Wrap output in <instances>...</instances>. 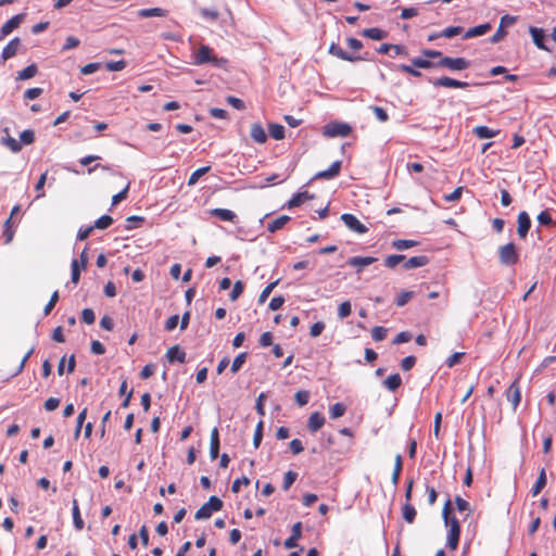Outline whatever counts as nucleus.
<instances>
[{
    "instance_id": "f257e3e1",
    "label": "nucleus",
    "mask_w": 556,
    "mask_h": 556,
    "mask_svg": "<svg viewBox=\"0 0 556 556\" xmlns=\"http://www.w3.org/2000/svg\"><path fill=\"white\" fill-rule=\"evenodd\" d=\"M442 517L444 525L448 528L446 535V546L451 551H456L460 538V525L458 519L453 515V505L451 498H447L443 505Z\"/></svg>"
},
{
    "instance_id": "f03ea898",
    "label": "nucleus",
    "mask_w": 556,
    "mask_h": 556,
    "mask_svg": "<svg viewBox=\"0 0 556 556\" xmlns=\"http://www.w3.org/2000/svg\"><path fill=\"white\" fill-rule=\"evenodd\" d=\"M3 131L7 136L2 137L1 143L13 153L20 152L23 146H29L35 141V131L33 129L22 131L20 135V141L9 135V128H4Z\"/></svg>"
},
{
    "instance_id": "7ed1b4c3",
    "label": "nucleus",
    "mask_w": 556,
    "mask_h": 556,
    "mask_svg": "<svg viewBox=\"0 0 556 556\" xmlns=\"http://www.w3.org/2000/svg\"><path fill=\"white\" fill-rule=\"evenodd\" d=\"M206 63H212L216 67H224L227 64V60L224 58H216L213 54V49L208 46L202 45L199 47L197 52L194 53L193 64L203 65Z\"/></svg>"
},
{
    "instance_id": "20e7f679",
    "label": "nucleus",
    "mask_w": 556,
    "mask_h": 556,
    "mask_svg": "<svg viewBox=\"0 0 556 556\" xmlns=\"http://www.w3.org/2000/svg\"><path fill=\"white\" fill-rule=\"evenodd\" d=\"M222 507V500L217 496H211L208 501L197 510L194 518L197 520L208 519L214 511L220 510Z\"/></svg>"
},
{
    "instance_id": "39448f33",
    "label": "nucleus",
    "mask_w": 556,
    "mask_h": 556,
    "mask_svg": "<svg viewBox=\"0 0 556 556\" xmlns=\"http://www.w3.org/2000/svg\"><path fill=\"white\" fill-rule=\"evenodd\" d=\"M500 262L503 265H515L519 261V254L513 242L502 245L498 250Z\"/></svg>"
},
{
    "instance_id": "423d86ee",
    "label": "nucleus",
    "mask_w": 556,
    "mask_h": 556,
    "mask_svg": "<svg viewBox=\"0 0 556 556\" xmlns=\"http://www.w3.org/2000/svg\"><path fill=\"white\" fill-rule=\"evenodd\" d=\"M351 131L352 127L342 122L330 123L324 128V135L327 137H348Z\"/></svg>"
},
{
    "instance_id": "0eeeda50",
    "label": "nucleus",
    "mask_w": 556,
    "mask_h": 556,
    "mask_svg": "<svg viewBox=\"0 0 556 556\" xmlns=\"http://www.w3.org/2000/svg\"><path fill=\"white\" fill-rule=\"evenodd\" d=\"M470 63L464 58L443 56L437 63V66L447 68L450 71H464L469 67Z\"/></svg>"
},
{
    "instance_id": "6e6552de",
    "label": "nucleus",
    "mask_w": 556,
    "mask_h": 556,
    "mask_svg": "<svg viewBox=\"0 0 556 556\" xmlns=\"http://www.w3.org/2000/svg\"><path fill=\"white\" fill-rule=\"evenodd\" d=\"M515 22H516V17L515 16H511V15H508V14L502 16L497 30L490 38L491 42L492 43H496V42L503 40L505 38L506 34H507L506 30H505V27L514 25Z\"/></svg>"
},
{
    "instance_id": "1a4fd4ad",
    "label": "nucleus",
    "mask_w": 556,
    "mask_h": 556,
    "mask_svg": "<svg viewBox=\"0 0 556 556\" xmlns=\"http://www.w3.org/2000/svg\"><path fill=\"white\" fill-rule=\"evenodd\" d=\"M341 220L344 223V225L351 229L352 231L363 235L368 231V228L358 220L356 216L350 213H345L341 215Z\"/></svg>"
},
{
    "instance_id": "9d476101",
    "label": "nucleus",
    "mask_w": 556,
    "mask_h": 556,
    "mask_svg": "<svg viewBox=\"0 0 556 556\" xmlns=\"http://www.w3.org/2000/svg\"><path fill=\"white\" fill-rule=\"evenodd\" d=\"M24 20V14H16L5 22L0 28V40H3L14 29H16Z\"/></svg>"
},
{
    "instance_id": "9b49d317",
    "label": "nucleus",
    "mask_w": 556,
    "mask_h": 556,
    "mask_svg": "<svg viewBox=\"0 0 556 556\" xmlns=\"http://www.w3.org/2000/svg\"><path fill=\"white\" fill-rule=\"evenodd\" d=\"M329 53L331 55L337 56L340 60L349 61V62H356V61H363L366 60L364 56H354L348 52H345L338 43L332 42L329 47Z\"/></svg>"
},
{
    "instance_id": "f8f14e48",
    "label": "nucleus",
    "mask_w": 556,
    "mask_h": 556,
    "mask_svg": "<svg viewBox=\"0 0 556 556\" xmlns=\"http://www.w3.org/2000/svg\"><path fill=\"white\" fill-rule=\"evenodd\" d=\"M506 399L511 403L514 410L518 407L521 401V390L518 380H515L506 391Z\"/></svg>"
},
{
    "instance_id": "ddd939ff",
    "label": "nucleus",
    "mask_w": 556,
    "mask_h": 556,
    "mask_svg": "<svg viewBox=\"0 0 556 556\" xmlns=\"http://www.w3.org/2000/svg\"><path fill=\"white\" fill-rule=\"evenodd\" d=\"M208 214L213 217L218 218L219 220H223V222H228V223H237L238 222L237 214L233 211L228 210V208H212L208 211Z\"/></svg>"
},
{
    "instance_id": "4468645a",
    "label": "nucleus",
    "mask_w": 556,
    "mask_h": 556,
    "mask_svg": "<svg viewBox=\"0 0 556 556\" xmlns=\"http://www.w3.org/2000/svg\"><path fill=\"white\" fill-rule=\"evenodd\" d=\"M518 228L517 232L521 239H525L531 227V219L527 212H520L517 217Z\"/></svg>"
},
{
    "instance_id": "2eb2a0df",
    "label": "nucleus",
    "mask_w": 556,
    "mask_h": 556,
    "mask_svg": "<svg viewBox=\"0 0 556 556\" xmlns=\"http://www.w3.org/2000/svg\"><path fill=\"white\" fill-rule=\"evenodd\" d=\"M433 86L444 88H467L469 86L466 81H460L447 76L440 77L432 81Z\"/></svg>"
},
{
    "instance_id": "dca6fc26",
    "label": "nucleus",
    "mask_w": 556,
    "mask_h": 556,
    "mask_svg": "<svg viewBox=\"0 0 556 556\" xmlns=\"http://www.w3.org/2000/svg\"><path fill=\"white\" fill-rule=\"evenodd\" d=\"M341 161L333 162L328 169L315 174L314 179H332L340 174Z\"/></svg>"
},
{
    "instance_id": "f3484780",
    "label": "nucleus",
    "mask_w": 556,
    "mask_h": 556,
    "mask_svg": "<svg viewBox=\"0 0 556 556\" xmlns=\"http://www.w3.org/2000/svg\"><path fill=\"white\" fill-rule=\"evenodd\" d=\"M166 357L169 363H186V352L181 350V348L178 344L173 345L167 350Z\"/></svg>"
},
{
    "instance_id": "a211bd4d",
    "label": "nucleus",
    "mask_w": 556,
    "mask_h": 556,
    "mask_svg": "<svg viewBox=\"0 0 556 556\" xmlns=\"http://www.w3.org/2000/svg\"><path fill=\"white\" fill-rule=\"evenodd\" d=\"M20 47H21L20 38L15 37L12 40H10L8 42V45L2 50V53H1L2 60L7 61V60L13 58L17 53Z\"/></svg>"
},
{
    "instance_id": "6ab92c4d",
    "label": "nucleus",
    "mask_w": 556,
    "mask_h": 556,
    "mask_svg": "<svg viewBox=\"0 0 556 556\" xmlns=\"http://www.w3.org/2000/svg\"><path fill=\"white\" fill-rule=\"evenodd\" d=\"M302 535V522L298 521L292 526L291 535L285 541V547L293 548L298 546V541Z\"/></svg>"
},
{
    "instance_id": "aec40b11",
    "label": "nucleus",
    "mask_w": 556,
    "mask_h": 556,
    "mask_svg": "<svg viewBox=\"0 0 556 556\" xmlns=\"http://www.w3.org/2000/svg\"><path fill=\"white\" fill-rule=\"evenodd\" d=\"M251 138L258 144H263L267 140V135L261 123H253L250 130Z\"/></svg>"
},
{
    "instance_id": "412c9836",
    "label": "nucleus",
    "mask_w": 556,
    "mask_h": 556,
    "mask_svg": "<svg viewBox=\"0 0 556 556\" xmlns=\"http://www.w3.org/2000/svg\"><path fill=\"white\" fill-rule=\"evenodd\" d=\"M219 432L218 429L215 427L211 431V439H210V456L212 459H216L219 455Z\"/></svg>"
},
{
    "instance_id": "4be33fe9",
    "label": "nucleus",
    "mask_w": 556,
    "mask_h": 556,
    "mask_svg": "<svg viewBox=\"0 0 556 556\" xmlns=\"http://www.w3.org/2000/svg\"><path fill=\"white\" fill-rule=\"evenodd\" d=\"M428 263H429V258L426 255L413 256L408 260L405 258V261L403 262V268L406 270H409L413 268L422 267V266L427 265Z\"/></svg>"
},
{
    "instance_id": "5701e85b",
    "label": "nucleus",
    "mask_w": 556,
    "mask_h": 556,
    "mask_svg": "<svg viewBox=\"0 0 556 556\" xmlns=\"http://www.w3.org/2000/svg\"><path fill=\"white\" fill-rule=\"evenodd\" d=\"M325 425V417L318 413H312L307 420V428L311 432H316Z\"/></svg>"
},
{
    "instance_id": "b1692460",
    "label": "nucleus",
    "mask_w": 556,
    "mask_h": 556,
    "mask_svg": "<svg viewBox=\"0 0 556 556\" xmlns=\"http://www.w3.org/2000/svg\"><path fill=\"white\" fill-rule=\"evenodd\" d=\"M314 199V195L307 191L295 193L288 202V207H298L302 205L304 202Z\"/></svg>"
},
{
    "instance_id": "393cba45",
    "label": "nucleus",
    "mask_w": 556,
    "mask_h": 556,
    "mask_svg": "<svg viewBox=\"0 0 556 556\" xmlns=\"http://www.w3.org/2000/svg\"><path fill=\"white\" fill-rule=\"evenodd\" d=\"M492 26L490 23L481 24L475 27L469 28L465 35L464 39H469L478 36L485 35L489 30H491Z\"/></svg>"
},
{
    "instance_id": "a878e982",
    "label": "nucleus",
    "mask_w": 556,
    "mask_h": 556,
    "mask_svg": "<svg viewBox=\"0 0 556 556\" xmlns=\"http://www.w3.org/2000/svg\"><path fill=\"white\" fill-rule=\"evenodd\" d=\"M361 35L366 38L372 39V40H382V39L387 38L388 33L378 27H372V28L363 29L361 31Z\"/></svg>"
},
{
    "instance_id": "bb28decb",
    "label": "nucleus",
    "mask_w": 556,
    "mask_h": 556,
    "mask_svg": "<svg viewBox=\"0 0 556 556\" xmlns=\"http://www.w3.org/2000/svg\"><path fill=\"white\" fill-rule=\"evenodd\" d=\"M377 261L376 257L372 256H354L349 258L348 264L353 267H365L371 265Z\"/></svg>"
},
{
    "instance_id": "cd10ccee",
    "label": "nucleus",
    "mask_w": 556,
    "mask_h": 556,
    "mask_svg": "<svg viewBox=\"0 0 556 556\" xmlns=\"http://www.w3.org/2000/svg\"><path fill=\"white\" fill-rule=\"evenodd\" d=\"M290 220L288 215H280L271 222L267 223V230L271 233L285 227V225Z\"/></svg>"
},
{
    "instance_id": "c85d7f7f",
    "label": "nucleus",
    "mask_w": 556,
    "mask_h": 556,
    "mask_svg": "<svg viewBox=\"0 0 556 556\" xmlns=\"http://www.w3.org/2000/svg\"><path fill=\"white\" fill-rule=\"evenodd\" d=\"M473 134L480 139H488L497 136L500 134V130H494L489 128L488 126L480 125L473 128Z\"/></svg>"
},
{
    "instance_id": "c756f323",
    "label": "nucleus",
    "mask_w": 556,
    "mask_h": 556,
    "mask_svg": "<svg viewBox=\"0 0 556 556\" xmlns=\"http://www.w3.org/2000/svg\"><path fill=\"white\" fill-rule=\"evenodd\" d=\"M530 34L532 36L533 42L535 43V46L538 48L543 49V50H548L544 46L545 34H544L543 29L536 28V27H530Z\"/></svg>"
},
{
    "instance_id": "7c9ffc66",
    "label": "nucleus",
    "mask_w": 556,
    "mask_h": 556,
    "mask_svg": "<svg viewBox=\"0 0 556 556\" xmlns=\"http://www.w3.org/2000/svg\"><path fill=\"white\" fill-rule=\"evenodd\" d=\"M545 485H546V472H545V469L542 468L534 485L531 489L532 496L539 495L541 493V491L545 488Z\"/></svg>"
},
{
    "instance_id": "2f4dec72",
    "label": "nucleus",
    "mask_w": 556,
    "mask_h": 556,
    "mask_svg": "<svg viewBox=\"0 0 556 556\" xmlns=\"http://www.w3.org/2000/svg\"><path fill=\"white\" fill-rule=\"evenodd\" d=\"M402 384V378L400 376V374H393V375H390L384 381H383V386L389 390V391H396Z\"/></svg>"
},
{
    "instance_id": "473e14b6",
    "label": "nucleus",
    "mask_w": 556,
    "mask_h": 556,
    "mask_svg": "<svg viewBox=\"0 0 556 556\" xmlns=\"http://www.w3.org/2000/svg\"><path fill=\"white\" fill-rule=\"evenodd\" d=\"M417 511L416 508L412 505V503H404L402 507V516L407 523H413L415 521Z\"/></svg>"
},
{
    "instance_id": "72a5a7b5",
    "label": "nucleus",
    "mask_w": 556,
    "mask_h": 556,
    "mask_svg": "<svg viewBox=\"0 0 556 556\" xmlns=\"http://www.w3.org/2000/svg\"><path fill=\"white\" fill-rule=\"evenodd\" d=\"M454 503H455L456 509L459 513H466L465 519L471 515L472 510H471L470 504L466 500H464L462 496L456 495L454 498Z\"/></svg>"
},
{
    "instance_id": "f704fd0d",
    "label": "nucleus",
    "mask_w": 556,
    "mask_h": 556,
    "mask_svg": "<svg viewBox=\"0 0 556 556\" xmlns=\"http://www.w3.org/2000/svg\"><path fill=\"white\" fill-rule=\"evenodd\" d=\"M138 15L140 17H151V16L164 17L167 15V10L162 9V8L142 9L138 12Z\"/></svg>"
},
{
    "instance_id": "c9c22d12",
    "label": "nucleus",
    "mask_w": 556,
    "mask_h": 556,
    "mask_svg": "<svg viewBox=\"0 0 556 556\" xmlns=\"http://www.w3.org/2000/svg\"><path fill=\"white\" fill-rule=\"evenodd\" d=\"M402 469H403L402 456L400 454H397L394 459V468H393V472L391 476V481L394 485H397V483L400 481V476H401Z\"/></svg>"
},
{
    "instance_id": "e433bc0d",
    "label": "nucleus",
    "mask_w": 556,
    "mask_h": 556,
    "mask_svg": "<svg viewBox=\"0 0 556 556\" xmlns=\"http://www.w3.org/2000/svg\"><path fill=\"white\" fill-rule=\"evenodd\" d=\"M72 513H73V522H74V527L77 529V530H83L84 529V526H85V522L80 516V511H79V507H78V502L77 500H74L73 501V509H72Z\"/></svg>"
},
{
    "instance_id": "4c0bfd02",
    "label": "nucleus",
    "mask_w": 556,
    "mask_h": 556,
    "mask_svg": "<svg viewBox=\"0 0 556 556\" xmlns=\"http://www.w3.org/2000/svg\"><path fill=\"white\" fill-rule=\"evenodd\" d=\"M269 135L275 140H282L285 138V127L280 124H269L268 125Z\"/></svg>"
},
{
    "instance_id": "58836bf2",
    "label": "nucleus",
    "mask_w": 556,
    "mask_h": 556,
    "mask_svg": "<svg viewBox=\"0 0 556 556\" xmlns=\"http://www.w3.org/2000/svg\"><path fill=\"white\" fill-rule=\"evenodd\" d=\"M38 72L36 64H30L18 72L16 79L26 80L33 78Z\"/></svg>"
},
{
    "instance_id": "ea45409f",
    "label": "nucleus",
    "mask_w": 556,
    "mask_h": 556,
    "mask_svg": "<svg viewBox=\"0 0 556 556\" xmlns=\"http://www.w3.org/2000/svg\"><path fill=\"white\" fill-rule=\"evenodd\" d=\"M346 412V407L342 403H334L329 408V415L331 419H337L342 417Z\"/></svg>"
},
{
    "instance_id": "a19ab883",
    "label": "nucleus",
    "mask_w": 556,
    "mask_h": 556,
    "mask_svg": "<svg viewBox=\"0 0 556 556\" xmlns=\"http://www.w3.org/2000/svg\"><path fill=\"white\" fill-rule=\"evenodd\" d=\"M210 169H211V166H204V167H200V168L195 169L190 175V177L188 179V185L189 186L195 185L203 175H205L206 173L210 172Z\"/></svg>"
},
{
    "instance_id": "79ce46f5",
    "label": "nucleus",
    "mask_w": 556,
    "mask_h": 556,
    "mask_svg": "<svg viewBox=\"0 0 556 556\" xmlns=\"http://www.w3.org/2000/svg\"><path fill=\"white\" fill-rule=\"evenodd\" d=\"M405 261V255L402 254H393L389 255L384 258V265L391 269L396 267L399 264Z\"/></svg>"
},
{
    "instance_id": "37998d69",
    "label": "nucleus",
    "mask_w": 556,
    "mask_h": 556,
    "mask_svg": "<svg viewBox=\"0 0 556 556\" xmlns=\"http://www.w3.org/2000/svg\"><path fill=\"white\" fill-rule=\"evenodd\" d=\"M418 244L417 241H414V240H404V239H399V240H395L393 241L392 245L393 248H395L396 250L399 251H403V250H407V249H410V248H414Z\"/></svg>"
},
{
    "instance_id": "c03bdc74",
    "label": "nucleus",
    "mask_w": 556,
    "mask_h": 556,
    "mask_svg": "<svg viewBox=\"0 0 556 556\" xmlns=\"http://www.w3.org/2000/svg\"><path fill=\"white\" fill-rule=\"evenodd\" d=\"M247 356L248 354L245 352H242L235 357L230 367L232 374H236L240 370L242 365L245 363Z\"/></svg>"
},
{
    "instance_id": "a18cd8bd",
    "label": "nucleus",
    "mask_w": 556,
    "mask_h": 556,
    "mask_svg": "<svg viewBox=\"0 0 556 556\" xmlns=\"http://www.w3.org/2000/svg\"><path fill=\"white\" fill-rule=\"evenodd\" d=\"M71 268H72V277H71L72 278V282L74 285H77L79 279H80V273L84 269L81 268V266L79 265L78 260H76V258H74L72 261Z\"/></svg>"
},
{
    "instance_id": "49530a36",
    "label": "nucleus",
    "mask_w": 556,
    "mask_h": 556,
    "mask_svg": "<svg viewBox=\"0 0 556 556\" xmlns=\"http://www.w3.org/2000/svg\"><path fill=\"white\" fill-rule=\"evenodd\" d=\"M113 224V218L110 215H103L94 222V229H106Z\"/></svg>"
},
{
    "instance_id": "de8ad7c7",
    "label": "nucleus",
    "mask_w": 556,
    "mask_h": 556,
    "mask_svg": "<svg viewBox=\"0 0 556 556\" xmlns=\"http://www.w3.org/2000/svg\"><path fill=\"white\" fill-rule=\"evenodd\" d=\"M263 429H264V422L261 420L255 427L254 435H253V445L255 448H257L261 445L262 439H263Z\"/></svg>"
},
{
    "instance_id": "09e8293b",
    "label": "nucleus",
    "mask_w": 556,
    "mask_h": 556,
    "mask_svg": "<svg viewBox=\"0 0 556 556\" xmlns=\"http://www.w3.org/2000/svg\"><path fill=\"white\" fill-rule=\"evenodd\" d=\"M294 400L300 407L305 406L309 401V392L306 390H300L295 392Z\"/></svg>"
},
{
    "instance_id": "8fccbe9b",
    "label": "nucleus",
    "mask_w": 556,
    "mask_h": 556,
    "mask_svg": "<svg viewBox=\"0 0 556 556\" xmlns=\"http://www.w3.org/2000/svg\"><path fill=\"white\" fill-rule=\"evenodd\" d=\"M200 14L203 18L215 22L219 17V12L216 9L203 8L200 10Z\"/></svg>"
},
{
    "instance_id": "3c124183",
    "label": "nucleus",
    "mask_w": 556,
    "mask_h": 556,
    "mask_svg": "<svg viewBox=\"0 0 556 556\" xmlns=\"http://www.w3.org/2000/svg\"><path fill=\"white\" fill-rule=\"evenodd\" d=\"M58 301H59V291H54L51 294L49 302L46 304V306L43 308L45 316H48L51 313V311L56 305Z\"/></svg>"
},
{
    "instance_id": "603ef678",
    "label": "nucleus",
    "mask_w": 556,
    "mask_h": 556,
    "mask_svg": "<svg viewBox=\"0 0 556 556\" xmlns=\"http://www.w3.org/2000/svg\"><path fill=\"white\" fill-rule=\"evenodd\" d=\"M387 328L382 326H376L371 329V337L375 341H382L387 337Z\"/></svg>"
},
{
    "instance_id": "864d4df0",
    "label": "nucleus",
    "mask_w": 556,
    "mask_h": 556,
    "mask_svg": "<svg viewBox=\"0 0 556 556\" xmlns=\"http://www.w3.org/2000/svg\"><path fill=\"white\" fill-rule=\"evenodd\" d=\"M538 222H539L540 225H543V226L555 225V222L553 220L552 215L549 214L548 211H542L538 215Z\"/></svg>"
},
{
    "instance_id": "5fc2aeb1",
    "label": "nucleus",
    "mask_w": 556,
    "mask_h": 556,
    "mask_svg": "<svg viewBox=\"0 0 556 556\" xmlns=\"http://www.w3.org/2000/svg\"><path fill=\"white\" fill-rule=\"evenodd\" d=\"M244 285L241 280L235 282L233 288L229 294L231 301H236L243 292Z\"/></svg>"
},
{
    "instance_id": "6e6d98bb",
    "label": "nucleus",
    "mask_w": 556,
    "mask_h": 556,
    "mask_svg": "<svg viewBox=\"0 0 556 556\" xmlns=\"http://www.w3.org/2000/svg\"><path fill=\"white\" fill-rule=\"evenodd\" d=\"M278 282H279V280L273 281V282L268 283L263 289V291L260 294V299H258L260 303H264L267 300V298L270 295V293L273 292L275 287L278 285Z\"/></svg>"
},
{
    "instance_id": "4d7b16f0",
    "label": "nucleus",
    "mask_w": 556,
    "mask_h": 556,
    "mask_svg": "<svg viewBox=\"0 0 556 556\" xmlns=\"http://www.w3.org/2000/svg\"><path fill=\"white\" fill-rule=\"evenodd\" d=\"M46 181H47V172H45L43 174L40 175V177L35 186V190L38 192L36 199H40V198L45 197L43 187L46 185Z\"/></svg>"
},
{
    "instance_id": "13d9d810",
    "label": "nucleus",
    "mask_w": 556,
    "mask_h": 556,
    "mask_svg": "<svg viewBox=\"0 0 556 556\" xmlns=\"http://www.w3.org/2000/svg\"><path fill=\"white\" fill-rule=\"evenodd\" d=\"M414 296V292L413 291H402L396 300H395V304L397 306H404L406 303H408V301Z\"/></svg>"
},
{
    "instance_id": "bf43d9fd",
    "label": "nucleus",
    "mask_w": 556,
    "mask_h": 556,
    "mask_svg": "<svg viewBox=\"0 0 556 556\" xmlns=\"http://www.w3.org/2000/svg\"><path fill=\"white\" fill-rule=\"evenodd\" d=\"M125 67H126V61H124V60L111 61L105 64V68L110 72L123 71Z\"/></svg>"
},
{
    "instance_id": "052dcab7",
    "label": "nucleus",
    "mask_w": 556,
    "mask_h": 556,
    "mask_svg": "<svg viewBox=\"0 0 556 556\" xmlns=\"http://www.w3.org/2000/svg\"><path fill=\"white\" fill-rule=\"evenodd\" d=\"M3 236L5 238V242L9 243L12 241L13 237H14V230L12 228V220H11V217H9L5 222H4V229H3Z\"/></svg>"
},
{
    "instance_id": "680f3d73",
    "label": "nucleus",
    "mask_w": 556,
    "mask_h": 556,
    "mask_svg": "<svg viewBox=\"0 0 556 556\" xmlns=\"http://www.w3.org/2000/svg\"><path fill=\"white\" fill-rule=\"evenodd\" d=\"M463 27L460 26H450L444 28L442 31H440V35H443V37L452 38L459 34H462Z\"/></svg>"
},
{
    "instance_id": "e2e57ef3",
    "label": "nucleus",
    "mask_w": 556,
    "mask_h": 556,
    "mask_svg": "<svg viewBox=\"0 0 556 556\" xmlns=\"http://www.w3.org/2000/svg\"><path fill=\"white\" fill-rule=\"evenodd\" d=\"M412 64H413V66H415L417 68H430L435 65L431 61L424 59V58L412 59Z\"/></svg>"
},
{
    "instance_id": "0e129e2a",
    "label": "nucleus",
    "mask_w": 556,
    "mask_h": 556,
    "mask_svg": "<svg viewBox=\"0 0 556 556\" xmlns=\"http://www.w3.org/2000/svg\"><path fill=\"white\" fill-rule=\"evenodd\" d=\"M352 312L350 301L342 302L338 307V316L343 319L348 317Z\"/></svg>"
},
{
    "instance_id": "69168bd1",
    "label": "nucleus",
    "mask_w": 556,
    "mask_h": 556,
    "mask_svg": "<svg viewBox=\"0 0 556 556\" xmlns=\"http://www.w3.org/2000/svg\"><path fill=\"white\" fill-rule=\"evenodd\" d=\"M298 478V473L294 472V471H288L286 475H285V478H283V483H282V488L283 490H289L290 486L294 483V481L296 480Z\"/></svg>"
},
{
    "instance_id": "338daca9",
    "label": "nucleus",
    "mask_w": 556,
    "mask_h": 556,
    "mask_svg": "<svg viewBox=\"0 0 556 556\" xmlns=\"http://www.w3.org/2000/svg\"><path fill=\"white\" fill-rule=\"evenodd\" d=\"M81 320L87 325H91L96 320L94 312L91 308H84L81 312Z\"/></svg>"
},
{
    "instance_id": "774afa93",
    "label": "nucleus",
    "mask_w": 556,
    "mask_h": 556,
    "mask_svg": "<svg viewBox=\"0 0 556 556\" xmlns=\"http://www.w3.org/2000/svg\"><path fill=\"white\" fill-rule=\"evenodd\" d=\"M371 111L374 112L375 116L378 121L384 123L389 119V115L387 111L381 106H372Z\"/></svg>"
}]
</instances>
